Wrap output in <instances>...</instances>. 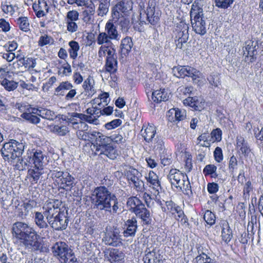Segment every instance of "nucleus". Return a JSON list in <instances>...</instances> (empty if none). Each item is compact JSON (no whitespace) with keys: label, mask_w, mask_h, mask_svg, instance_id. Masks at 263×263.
Returning <instances> with one entry per match:
<instances>
[{"label":"nucleus","mask_w":263,"mask_h":263,"mask_svg":"<svg viewBox=\"0 0 263 263\" xmlns=\"http://www.w3.org/2000/svg\"><path fill=\"white\" fill-rule=\"evenodd\" d=\"M43 168H36L34 167L33 168H30L28 171V176L32 180L31 182L32 184L36 183L39 180L41 176L43 174Z\"/></svg>","instance_id":"37"},{"label":"nucleus","mask_w":263,"mask_h":263,"mask_svg":"<svg viewBox=\"0 0 263 263\" xmlns=\"http://www.w3.org/2000/svg\"><path fill=\"white\" fill-rule=\"evenodd\" d=\"M121 35L117 27L111 21H108L105 26V32H100L97 37V43L99 45H112V40L119 41Z\"/></svg>","instance_id":"5"},{"label":"nucleus","mask_w":263,"mask_h":263,"mask_svg":"<svg viewBox=\"0 0 263 263\" xmlns=\"http://www.w3.org/2000/svg\"><path fill=\"white\" fill-rule=\"evenodd\" d=\"M70 48L68 50L70 57L72 59H75L78 56V51L79 50L80 46L79 43L74 41H71L69 42Z\"/></svg>","instance_id":"45"},{"label":"nucleus","mask_w":263,"mask_h":263,"mask_svg":"<svg viewBox=\"0 0 263 263\" xmlns=\"http://www.w3.org/2000/svg\"><path fill=\"white\" fill-rule=\"evenodd\" d=\"M112 45H103L99 48L98 55L100 58L104 57L107 53L106 60L117 59L116 49Z\"/></svg>","instance_id":"28"},{"label":"nucleus","mask_w":263,"mask_h":263,"mask_svg":"<svg viewBox=\"0 0 263 263\" xmlns=\"http://www.w3.org/2000/svg\"><path fill=\"white\" fill-rule=\"evenodd\" d=\"M238 161L236 156L233 155L230 157L228 163V169L232 175L235 174L237 170Z\"/></svg>","instance_id":"48"},{"label":"nucleus","mask_w":263,"mask_h":263,"mask_svg":"<svg viewBox=\"0 0 263 263\" xmlns=\"http://www.w3.org/2000/svg\"><path fill=\"white\" fill-rule=\"evenodd\" d=\"M1 84L6 90L9 91L15 90L18 86L17 83L6 79L3 80L1 81Z\"/></svg>","instance_id":"51"},{"label":"nucleus","mask_w":263,"mask_h":263,"mask_svg":"<svg viewBox=\"0 0 263 263\" xmlns=\"http://www.w3.org/2000/svg\"><path fill=\"white\" fill-rule=\"evenodd\" d=\"M91 201L93 209L100 211L114 214L117 213L119 208L116 196L105 186H100L94 189Z\"/></svg>","instance_id":"1"},{"label":"nucleus","mask_w":263,"mask_h":263,"mask_svg":"<svg viewBox=\"0 0 263 263\" xmlns=\"http://www.w3.org/2000/svg\"><path fill=\"white\" fill-rule=\"evenodd\" d=\"M11 234L26 248H37L39 246L37 240L40 236L34 228L28 223L22 221L14 222L11 227Z\"/></svg>","instance_id":"3"},{"label":"nucleus","mask_w":263,"mask_h":263,"mask_svg":"<svg viewBox=\"0 0 263 263\" xmlns=\"http://www.w3.org/2000/svg\"><path fill=\"white\" fill-rule=\"evenodd\" d=\"M177 188H179L184 194L189 196L193 195L191 186L188 180V178L187 179H184L183 182H181V184L178 186Z\"/></svg>","instance_id":"49"},{"label":"nucleus","mask_w":263,"mask_h":263,"mask_svg":"<svg viewBox=\"0 0 263 263\" xmlns=\"http://www.w3.org/2000/svg\"><path fill=\"white\" fill-rule=\"evenodd\" d=\"M105 68L106 71L110 73L116 72L118 68L117 59L106 60Z\"/></svg>","instance_id":"44"},{"label":"nucleus","mask_w":263,"mask_h":263,"mask_svg":"<svg viewBox=\"0 0 263 263\" xmlns=\"http://www.w3.org/2000/svg\"><path fill=\"white\" fill-rule=\"evenodd\" d=\"M28 158H29L28 162L29 164H31V162H32L34 165V167L43 168V165L46 158L42 152L37 151L33 153L32 157L31 156H28Z\"/></svg>","instance_id":"29"},{"label":"nucleus","mask_w":263,"mask_h":263,"mask_svg":"<svg viewBox=\"0 0 263 263\" xmlns=\"http://www.w3.org/2000/svg\"><path fill=\"white\" fill-rule=\"evenodd\" d=\"M253 190V187L250 181H247L243 187V197L245 198L249 199L250 197V193Z\"/></svg>","instance_id":"64"},{"label":"nucleus","mask_w":263,"mask_h":263,"mask_svg":"<svg viewBox=\"0 0 263 263\" xmlns=\"http://www.w3.org/2000/svg\"><path fill=\"white\" fill-rule=\"evenodd\" d=\"M36 109V108L32 107L30 104L21 105L20 110L24 112L21 117L28 122L36 125L41 122V119L38 113H35V111L34 110Z\"/></svg>","instance_id":"12"},{"label":"nucleus","mask_w":263,"mask_h":263,"mask_svg":"<svg viewBox=\"0 0 263 263\" xmlns=\"http://www.w3.org/2000/svg\"><path fill=\"white\" fill-rule=\"evenodd\" d=\"M51 176L59 187L66 191L70 190L74 185V178L68 172L59 171L58 169L51 171Z\"/></svg>","instance_id":"7"},{"label":"nucleus","mask_w":263,"mask_h":263,"mask_svg":"<svg viewBox=\"0 0 263 263\" xmlns=\"http://www.w3.org/2000/svg\"><path fill=\"white\" fill-rule=\"evenodd\" d=\"M170 111L173 114L174 112L176 120L180 121L184 120L186 117V111L185 110H181L178 108L170 110Z\"/></svg>","instance_id":"57"},{"label":"nucleus","mask_w":263,"mask_h":263,"mask_svg":"<svg viewBox=\"0 0 263 263\" xmlns=\"http://www.w3.org/2000/svg\"><path fill=\"white\" fill-rule=\"evenodd\" d=\"M53 42V39L47 35H42L38 41V44L40 46L52 44Z\"/></svg>","instance_id":"60"},{"label":"nucleus","mask_w":263,"mask_h":263,"mask_svg":"<svg viewBox=\"0 0 263 263\" xmlns=\"http://www.w3.org/2000/svg\"><path fill=\"white\" fill-rule=\"evenodd\" d=\"M189 26L183 22L178 23L175 29L174 33L176 40L180 42H186L189 39Z\"/></svg>","instance_id":"22"},{"label":"nucleus","mask_w":263,"mask_h":263,"mask_svg":"<svg viewBox=\"0 0 263 263\" xmlns=\"http://www.w3.org/2000/svg\"><path fill=\"white\" fill-rule=\"evenodd\" d=\"M94 140V142L91 143V144L96 147V151L97 152L102 151L104 148L111 143L109 137L105 136L102 133L96 131L95 132V136L93 137Z\"/></svg>","instance_id":"20"},{"label":"nucleus","mask_w":263,"mask_h":263,"mask_svg":"<svg viewBox=\"0 0 263 263\" xmlns=\"http://www.w3.org/2000/svg\"><path fill=\"white\" fill-rule=\"evenodd\" d=\"M148 143L150 144L151 147H152L153 149L159 153L164 149V143L162 137L158 135H157L156 137L152 140V141H150Z\"/></svg>","instance_id":"35"},{"label":"nucleus","mask_w":263,"mask_h":263,"mask_svg":"<svg viewBox=\"0 0 263 263\" xmlns=\"http://www.w3.org/2000/svg\"><path fill=\"white\" fill-rule=\"evenodd\" d=\"M32 8L37 17L44 16L45 15L44 10L48 11L49 8L45 0H39L38 4H33Z\"/></svg>","instance_id":"33"},{"label":"nucleus","mask_w":263,"mask_h":263,"mask_svg":"<svg viewBox=\"0 0 263 263\" xmlns=\"http://www.w3.org/2000/svg\"><path fill=\"white\" fill-rule=\"evenodd\" d=\"M95 81L93 78L89 76L84 82L82 87L85 91L89 95H92L95 92Z\"/></svg>","instance_id":"39"},{"label":"nucleus","mask_w":263,"mask_h":263,"mask_svg":"<svg viewBox=\"0 0 263 263\" xmlns=\"http://www.w3.org/2000/svg\"><path fill=\"white\" fill-rule=\"evenodd\" d=\"M117 18V24L119 26L120 29L123 32H126L130 26V21L128 18L125 17L123 15L120 16Z\"/></svg>","instance_id":"42"},{"label":"nucleus","mask_w":263,"mask_h":263,"mask_svg":"<svg viewBox=\"0 0 263 263\" xmlns=\"http://www.w3.org/2000/svg\"><path fill=\"white\" fill-rule=\"evenodd\" d=\"M127 178L130 184H133L134 189L138 192L144 191V183L141 180L142 174L137 169L130 168L126 173Z\"/></svg>","instance_id":"11"},{"label":"nucleus","mask_w":263,"mask_h":263,"mask_svg":"<svg viewBox=\"0 0 263 263\" xmlns=\"http://www.w3.org/2000/svg\"><path fill=\"white\" fill-rule=\"evenodd\" d=\"M109 5L108 0H101L98 10V15L102 16L106 14L108 11Z\"/></svg>","instance_id":"53"},{"label":"nucleus","mask_w":263,"mask_h":263,"mask_svg":"<svg viewBox=\"0 0 263 263\" xmlns=\"http://www.w3.org/2000/svg\"><path fill=\"white\" fill-rule=\"evenodd\" d=\"M100 155H104L111 159H115L118 156V153L116 148L111 145V143L104 148L100 152Z\"/></svg>","instance_id":"41"},{"label":"nucleus","mask_w":263,"mask_h":263,"mask_svg":"<svg viewBox=\"0 0 263 263\" xmlns=\"http://www.w3.org/2000/svg\"><path fill=\"white\" fill-rule=\"evenodd\" d=\"M221 237L222 240L228 243L232 238V231L230 228L228 222L226 221H223L221 224Z\"/></svg>","instance_id":"32"},{"label":"nucleus","mask_w":263,"mask_h":263,"mask_svg":"<svg viewBox=\"0 0 263 263\" xmlns=\"http://www.w3.org/2000/svg\"><path fill=\"white\" fill-rule=\"evenodd\" d=\"M258 48L257 41L249 40L246 42V50L244 51V54H246V57L251 58L250 62H252L256 59L255 56L257 54Z\"/></svg>","instance_id":"25"},{"label":"nucleus","mask_w":263,"mask_h":263,"mask_svg":"<svg viewBox=\"0 0 263 263\" xmlns=\"http://www.w3.org/2000/svg\"><path fill=\"white\" fill-rule=\"evenodd\" d=\"M44 215L40 212L35 213L34 222L36 225L40 229L47 228L48 227V223L44 219Z\"/></svg>","instance_id":"43"},{"label":"nucleus","mask_w":263,"mask_h":263,"mask_svg":"<svg viewBox=\"0 0 263 263\" xmlns=\"http://www.w3.org/2000/svg\"><path fill=\"white\" fill-rule=\"evenodd\" d=\"M145 15L148 24L155 26L158 23L160 20V11L158 9H156L153 2L148 3V6L143 14V16Z\"/></svg>","instance_id":"15"},{"label":"nucleus","mask_w":263,"mask_h":263,"mask_svg":"<svg viewBox=\"0 0 263 263\" xmlns=\"http://www.w3.org/2000/svg\"><path fill=\"white\" fill-rule=\"evenodd\" d=\"M137 220L136 218L132 217L127 219L123 224V235L126 238L133 237L135 236L137 230Z\"/></svg>","instance_id":"19"},{"label":"nucleus","mask_w":263,"mask_h":263,"mask_svg":"<svg viewBox=\"0 0 263 263\" xmlns=\"http://www.w3.org/2000/svg\"><path fill=\"white\" fill-rule=\"evenodd\" d=\"M194 263H216V261L205 253H202L196 256Z\"/></svg>","instance_id":"52"},{"label":"nucleus","mask_w":263,"mask_h":263,"mask_svg":"<svg viewBox=\"0 0 263 263\" xmlns=\"http://www.w3.org/2000/svg\"><path fill=\"white\" fill-rule=\"evenodd\" d=\"M61 204L62 201L57 199H49L46 201L43 209V214L47 220L62 212L60 208Z\"/></svg>","instance_id":"10"},{"label":"nucleus","mask_w":263,"mask_h":263,"mask_svg":"<svg viewBox=\"0 0 263 263\" xmlns=\"http://www.w3.org/2000/svg\"><path fill=\"white\" fill-rule=\"evenodd\" d=\"M208 80L211 85L217 87L220 84L219 74L217 73H213L208 77Z\"/></svg>","instance_id":"58"},{"label":"nucleus","mask_w":263,"mask_h":263,"mask_svg":"<svg viewBox=\"0 0 263 263\" xmlns=\"http://www.w3.org/2000/svg\"><path fill=\"white\" fill-rule=\"evenodd\" d=\"M167 178L172 186L177 188L181 184L184 179H187V176L178 170L171 169L167 176Z\"/></svg>","instance_id":"18"},{"label":"nucleus","mask_w":263,"mask_h":263,"mask_svg":"<svg viewBox=\"0 0 263 263\" xmlns=\"http://www.w3.org/2000/svg\"><path fill=\"white\" fill-rule=\"evenodd\" d=\"M186 66L174 67L172 69L174 75L177 78H184L185 77Z\"/></svg>","instance_id":"56"},{"label":"nucleus","mask_w":263,"mask_h":263,"mask_svg":"<svg viewBox=\"0 0 263 263\" xmlns=\"http://www.w3.org/2000/svg\"><path fill=\"white\" fill-rule=\"evenodd\" d=\"M79 13L76 10H71L67 13L65 18L66 22L74 21L76 22L79 20Z\"/></svg>","instance_id":"59"},{"label":"nucleus","mask_w":263,"mask_h":263,"mask_svg":"<svg viewBox=\"0 0 263 263\" xmlns=\"http://www.w3.org/2000/svg\"><path fill=\"white\" fill-rule=\"evenodd\" d=\"M157 127L153 124L148 123L147 125L143 124L141 130V135L144 141L148 143L156 137L157 134Z\"/></svg>","instance_id":"23"},{"label":"nucleus","mask_w":263,"mask_h":263,"mask_svg":"<svg viewBox=\"0 0 263 263\" xmlns=\"http://www.w3.org/2000/svg\"><path fill=\"white\" fill-rule=\"evenodd\" d=\"M26 146L25 142L11 140L3 145L1 149L2 156L5 161L13 165L15 169L23 171L29 164L28 158L25 161L21 157Z\"/></svg>","instance_id":"2"},{"label":"nucleus","mask_w":263,"mask_h":263,"mask_svg":"<svg viewBox=\"0 0 263 263\" xmlns=\"http://www.w3.org/2000/svg\"><path fill=\"white\" fill-rule=\"evenodd\" d=\"M51 131L60 136H65L69 132V128L66 125L60 124L50 126Z\"/></svg>","instance_id":"38"},{"label":"nucleus","mask_w":263,"mask_h":263,"mask_svg":"<svg viewBox=\"0 0 263 263\" xmlns=\"http://www.w3.org/2000/svg\"><path fill=\"white\" fill-rule=\"evenodd\" d=\"M217 166L214 164H208L205 165L203 170V173L205 176H210L212 178H216L218 176L217 174Z\"/></svg>","instance_id":"46"},{"label":"nucleus","mask_w":263,"mask_h":263,"mask_svg":"<svg viewBox=\"0 0 263 263\" xmlns=\"http://www.w3.org/2000/svg\"><path fill=\"white\" fill-rule=\"evenodd\" d=\"M16 63L19 66L28 69L33 68L36 66L35 60L32 58H21L17 60Z\"/></svg>","instance_id":"40"},{"label":"nucleus","mask_w":263,"mask_h":263,"mask_svg":"<svg viewBox=\"0 0 263 263\" xmlns=\"http://www.w3.org/2000/svg\"><path fill=\"white\" fill-rule=\"evenodd\" d=\"M211 135L213 142H219L222 139V130L219 128L214 129L212 131Z\"/></svg>","instance_id":"63"},{"label":"nucleus","mask_w":263,"mask_h":263,"mask_svg":"<svg viewBox=\"0 0 263 263\" xmlns=\"http://www.w3.org/2000/svg\"><path fill=\"white\" fill-rule=\"evenodd\" d=\"M145 179L147 182L150 184L149 186H152L155 191V194L158 195L162 190L160 182L159 180L158 176L153 171H150L147 176H145Z\"/></svg>","instance_id":"27"},{"label":"nucleus","mask_w":263,"mask_h":263,"mask_svg":"<svg viewBox=\"0 0 263 263\" xmlns=\"http://www.w3.org/2000/svg\"><path fill=\"white\" fill-rule=\"evenodd\" d=\"M233 2L234 0H215V6L222 9L227 8Z\"/></svg>","instance_id":"61"},{"label":"nucleus","mask_w":263,"mask_h":263,"mask_svg":"<svg viewBox=\"0 0 263 263\" xmlns=\"http://www.w3.org/2000/svg\"><path fill=\"white\" fill-rule=\"evenodd\" d=\"M165 203L167 210L173 215H175L176 219L183 216L184 212L181 208L176 205L172 201H166Z\"/></svg>","instance_id":"34"},{"label":"nucleus","mask_w":263,"mask_h":263,"mask_svg":"<svg viewBox=\"0 0 263 263\" xmlns=\"http://www.w3.org/2000/svg\"><path fill=\"white\" fill-rule=\"evenodd\" d=\"M86 112L87 114L91 115L97 119H98L102 115L101 109L93 106L88 108L86 110Z\"/></svg>","instance_id":"62"},{"label":"nucleus","mask_w":263,"mask_h":263,"mask_svg":"<svg viewBox=\"0 0 263 263\" xmlns=\"http://www.w3.org/2000/svg\"><path fill=\"white\" fill-rule=\"evenodd\" d=\"M133 9V2L131 0H122L112 9L114 18L122 15H126Z\"/></svg>","instance_id":"14"},{"label":"nucleus","mask_w":263,"mask_h":263,"mask_svg":"<svg viewBox=\"0 0 263 263\" xmlns=\"http://www.w3.org/2000/svg\"><path fill=\"white\" fill-rule=\"evenodd\" d=\"M191 20L193 30L200 35H204L206 33V25L205 20L202 16V10L200 8L197 10L193 7L190 12Z\"/></svg>","instance_id":"8"},{"label":"nucleus","mask_w":263,"mask_h":263,"mask_svg":"<svg viewBox=\"0 0 263 263\" xmlns=\"http://www.w3.org/2000/svg\"><path fill=\"white\" fill-rule=\"evenodd\" d=\"M105 258L110 263H123L125 254L117 249H110L104 252Z\"/></svg>","instance_id":"16"},{"label":"nucleus","mask_w":263,"mask_h":263,"mask_svg":"<svg viewBox=\"0 0 263 263\" xmlns=\"http://www.w3.org/2000/svg\"><path fill=\"white\" fill-rule=\"evenodd\" d=\"M52 251L54 256L57 257L61 262L75 263L78 260L72 251L65 242H56L52 247Z\"/></svg>","instance_id":"6"},{"label":"nucleus","mask_w":263,"mask_h":263,"mask_svg":"<svg viewBox=\"0 0 263 263\" xmlns=\"http://www.w3.org/2000/svg\"><path fill=\"white\" fill-rule=\"evenodd\" d=\"M70 123L71 124L72 127L77 130L76 136L79 139L89 142L93 141L96 131L88 132L89 126L85 122L70 121Z\"/></svg>","instance_id":"9"},{"label":"nucleus","mask_w":263,"mask_h":263,"mask_svg":"<svg viewBox=\"0 0 263 263\" xmlns=\"http://www.w3.org/2000/svg\"><path fill=\"white\" fill-rule=\"evenodd\" d=\"M170 93L168 89L164 88L156 90L152 93V99L156 103L168 100Z\"/></svg>","instance_id":"30"},{"label":"nucleus","mask_w":263,"mask_h":263,"mask_svg":"<svg viewBox=\"0 0 263 263\" xmlns=\"http://www.w3.org/2000/svg\"><path fill=\"white\" fill-rule=\"evenodd\" d=\"M236 148L238 153L244 156H248L251 152L250 147L248 142L241 136H238L236 140Z\"/></svg>","instance_id":"26"},{"label":"nucleus","mask_w":263,"mask_h":263,"mask_svg":"<svg viewBox=\"0 0 263 263\" xmlns=\"http://www.w3.org/2000/svg\"><path fill=\"white\" fill-rule=\"evenodd\" d=\"M51 227L57 231L66 229L69 219L64 211L47 220Z\"/></svg>","instance_id":"13"},{"label":"nucleus","mask_w":263,"mask_h":263,"mask_svg":"<svg viewBox=\"0 0 263 263\" xmlns=\"http://www.w3.org/2000/svg\"><path fill=\"white\" fill-rule=\"evenodd\" d=\"M200 72L194 68L190 66H186L185 77H191L193 81L199 78Z\"/></svg>","instance_id":"54"},{"label":"nucleus","mask_w":263,"mask_h":263,"mask_svg":"<svg viewBox=\"0 0 263 263\" xmlns=\"http://www.w3.org/2000/svg\"><path fill=\"white\" fill-rule=\"evenodd\" d=\"M72 84L69 82H62L60 83L59 86L55 88V91L57 92L58 94L63 96L65 91L70 90V89L72 88Z\"/></svg>","instance_id":"47"},{"label":"nucleus","mask_w":263,"mask_h":263,"mask_svg":"<svg viewBox=\"0 0 263 263\" xmlns=\"http://www.w3.org/2000/svg\"><path fill=\"white\" fill-rule=\"evenodd\" d=\"M127 205L129 207V210L134 213L136 216L140 218L143 224H151L152 218L150 212L145 206V204L137 197L128 198Z\"/></svg>","instance_id":"4"},{"label":"nucleus","mask_w":263,"mask_h":263,"mask_svg":"<svg viewBox=\"0 0 263 263\" xmlns=\"http://www.w3.org/2000/svg\"><path fill=\"white\" fill-rule=\"evenodd\" d=\"M183 103L195 110L201 111L204 108V101L202 98L197 96L189 97L183 100Z\"/></svg>","instance_id":"24"},{"label":"nucleus","mask_w":263,"mask_h":263,"mask_svg":"<svg viewBox=\"0 0 263 263\" xmlns=\"http://www.w3.org/2000/svg\"><path fill=\"white\" fill-rule=\"evenodd\" d=\"M104 240L106 245L114 247L120 246L122 244V238L119 230L116 228L106 233Z\"/></svg>","instance_id":"17"},{"label":"nucleus","mask_w":263,"mask_h":263,"mask_svg":"<svg viewBox=\"0 0 263 263\" xmlns=\"http://www.w3.org/2000/svg\"><path fill=\"white\" fill-rule=\"evenodd\" d=\"M35 113H38V116L43 119H47L50 121L54 120L56 118L57 116L54 111L44 107H38L36 108Z\"/></svg>","instance_id":"31"},{"label":"nucleus","mask_w":263,"mask_h":263,"mask_svg":"<svg viewBox=\"0 0 263 263\" xmlns=\"http://www.w3.org/2000/svg\"><path fill=\"white\" fill-rule=\"evenodd\" d=\"M145 254L143 257L144 263H156L162 258L160 250L157 247H151L145 251Z\"/></svg>","instance_id":"21"},{"label":"nucleus","mask_w":263,"mask_h":263,"mask_svg":"<svg viewBox=\"0 0 263 263\" xmlns=\"http://www.w3.org/2000/svg\"><path fill=\"white\" fill-rule=\"evenodd\" d=\"M203 218L206 223L210 226H212L215 223V215L210 210H206L205 211Z\"/></svg>","instance_id":"55"},{"label":"nucleus","mask_w":263,"mask_h":263,"mask_svg":"<svg viewBox=\"0 0 263 263\" xmlns=\"http://www.w3.org/2000/svg\"><path fill=\"white\" fill-rule=\"evenodd\" d=\"M133 46L132 38L126 37L121 41L120 49L122 54L126 55L130 51Z\"/></svg>","instance_id":"36"},{"label":"nucleus","mask_w":263,"mask_h":263,"mask_svg":"<svg viewBox=\"0 0 263 263\" xmlns=\"http://www.w3.org/2000/svg\"><path fill=\"white\" fill-rule=\"evenodd\" d=\"M16 21L21 30L24 32L29 30V23L27 17H20L17 18Z\"/></svg>","instance_id":"50"}]
</instances>
